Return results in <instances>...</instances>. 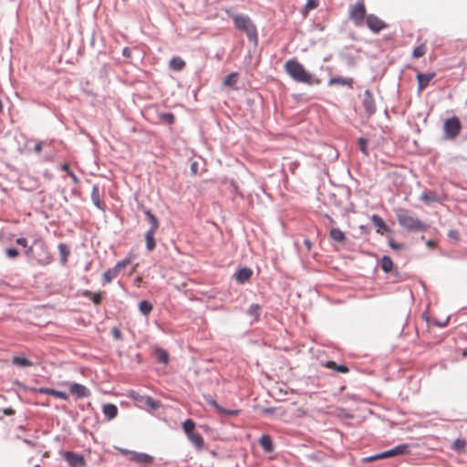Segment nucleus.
I'll use <instances>...</instances> for the list:
<instances>
[{
	"label": "nucleus",
	"mask_w": 467,
	"mask_h": 467,
	"mask_svg": "<svg viewBox=\"0 0 467 467\" xmlns=\"http://www.w3.org/2000/svg\"><path fill=\"white\" fill-rule=\"evenodd\" d=\"M435 75L436 74L434 72L425 74L420 72L417 73L416 78L418 81V91L421 92L423 89H425L431 81V79L435 77Z\"/></svg>",
	"instance_id": "9b49d317"
},
{
	"label": "nucleus",
	"mask_w": 467,
	"mask_h": 467,
	"mask_svg": "<svg viewBox=\"0 0 467 467\" xmlns=\"http://www.w3.org/2000/svg\"><path fill=\"white\" fill-rule=\"evenodd\" d=\"M353 80L351 78H343L341 77L332 78L329 80V85H342V86H351Z\"/></svg>",
	"instance_id": "cd10ccee"
},
{
	"label": "nucleus",
	"mask_w": 467,
	"mask_h": 467,
	"mask_svg": "<svg viewBox=\"0 0 467 467\" xmlns=\"http://www.w3.org/2000/svg\"><path fill=\"white\" fill-rule=\"evenodd\" d=\"M449 235H450L451 237H456V236H457V232L451 231V232H450V234H449Z\"/></svg>",
	"instance_id": "13d9d810"
},
{
	"label": "nucleus",
	"mask_w": 467,
	"mask_h": 467,
	"mask_svg": "<svg viewBox=\"0 0 467 467\" xmlns=\"http://www.w3.org/2000/svg\"><path fill=\"white\" fill-rule=\"evenodd\" d=\"M367 143H368V141L366 139H363V138L358 139L359 149L366 155H368Z\"/></svg>",
	"instance_id": "c03bdc74"
},
{
	"label": "nucleus",
	"mask_w": 467,
	"mask_h": 467,
	"mask_svg": "<svg viewBox=\"0 0 467 467\" xmlns=\"http://www.w3.org/2000/svg\"><path fill=\"white\" fill-rule=\"evenodd\" d=\"M145 214L149 218V220L150 222V224H151V226L149 229V231H155L156 232L158 227H159L158 219L156 218V216L150 210L145 211Z\"/></svg>",
	"instance_id": "2f4dec72"
},
{
	"label": "nucleus",
	"mask_w": 467,
	"mask_h": 467,
	"mask_svg": "<svg viewBox=\"0 0 467 467\" xmlns=\"http://www.w3.org/2000/svg\"><path fill=\"white\" fill-rule=\"evenodd\" d=\"M239 74L236 72H233L229 74L225 78L223 79V85L227 87H231L234 89H236V83L238 80Z\"/></svg>",
	"instance_id": "a878e982"
},
{
	"label": "nucleus",
	"mask_w": 467,
	"mask_h": 467,
	"mask_svg": "<svg viewBox=\"0 0 467 467\" xmlns=\"http://www.w3.org/2000/svg\"><path fill=\"white\" fill-rule=\"evenodd\" d=\"M371 221L376 227V232L378 234H383L389 232V226L385 223L384 220L380 216L373 214L371 216Z\"/></svg>",
	"instance_id": "ddd939ff"
},
{
	"label": "nucleus",
	"mask_w": 467,
	"mask_h": 467,
	"mask_svg": "<svg viewBox=\"0 0 467 467\" xmlns=\"http://www.w3.org/2000/svg\"><path fill=\"white\" fill-rule=\"evenodd\" d=\"M274 409L270 408V409H267L265 411L266 412H273Z\"/></svg>",
	"instance_id": "0e129e2a"
},
{
	"label": "nucleus",
	"mask_w": 467,
	"mask_h": 467,
	"mask_svg": "<svg viewBox=\"0 0 467 467\" xmlns=\"http://www.w3.org/2000/svg\"><path fill=\"white\" fill-rule=\"evenodd\" d=\"M173 119H174V117L171 114H170L168 120H170L171 122V121H173Z\"/></svg>",
	"instance_id": "680f3d73"
},
{
	"label": "nucleus",
	"mask_w": 467,
	"mask_h": 467,
	"mask_svg": "<svg viewBox=\"0 0 467 467\" xmlns=\"http://www.w3.org/2000/svg\"><path fill=\"white\" fill-rule=\"evenodd\" d=\"M113 335H114V337H115L116 338H119V337H120V331H119V329L115 328V329L113 330Z\"/></svg>",
	"instance_id": "6e6d98bb"
},
{
	"label": "nucleus",
	"mask_w": 467,
	"mask_h": 467,
	"mask_svg": "<svg viewBox=\"0 0 467 467\" xmlns=\"http://www.w3.org/2000/svg\"><path fill=\"white\" fill-rule=\"evenodd\" d=\"M69 391L77 398H88L90 396V390L86 386L77 382L69 383Z\"/></svg>",
	"instance_id": "9d476101"
},
{
	"label": "nucleus",
	"mask_w": 467,
	"mask_h": 467,
	"mask_svg": "<svg viewBox=\"0 0 467 467\" xmlns=\"http://www.w3.org/2000/svg\"><path fill=\"white\" fill-rule=\"evenodd\" d=\"M427 246L430 248H434L436 246V243L432 240H429L426 243Z\"/></svg>",
	"instance_id": "5fc2aeb1"
},
{
	"label": "nucleus",
	"mask_w": 467,
	"mask_h": 467,
	"mask_svg": "<svg viewBox=\"0 0 467 467\" xmlns=\"http://www.w3.org/2000/svg\"><path fill=\"white\" fill-rule=\"evenodd\" d=\"M120 451L122 454L130 455V460L143 466H149L153 462V457L145 452H137L125 449H121Z\"/></svg>",
	"instance_id": "423d86ee"
},
{
	"label": "nucleus",
	"mask_w": 467,
	"mask_h": 467,
	"mask_svg": "<svg viewBox=\"0 0 467 467\" xmlns=\"http://www.w3.org/2000/svg\"><path fill=\"white\" fill-rule=\"evenodd\" d=\"M466 441L463 439H456L453 441L452 448L456 451H462L464 450Z\"/></svg>",
	"instance_id": "58836bf2"
},
{
	"label": "nucleus",
	"mask_w": 467,
	"mask_h": 467,
	"mask_svg": "<svg viewBox=\"0 0 467 467\" xmlns=\"http://www.w3.org/2000/svg\"><path fill=\"white\" fill-rule=\"evenodd\" d=\"M389 244L393 247V248H398L399 245L394 244L392 241L389 242Z\"/></svg>",
	"instance_id": "052dcab7"
},
{
	"label": "nucleus",
	"mask_w": 467,
	"mask_h": 467,
	"mask_svg": "<svg viewBox=\"0 0 467 467\" xmlns=\"http://www.w3.org/2000/svg\"><path fill=\"white\" fill-rule=\"evenodd\" d=\"M409 451V445L402 443L393 447L390 450L381 452L383 458H390L397 455L404 454Z\"/></svg>",
	"instance_id": "f8f14e48"
},
{
	"label": "nucleus",
	"mask_w": 467,
	"mask_h": 467,
	"mask_svg": "<svg viewBox=\"0 0 467 467\" xmlns=\"http://www.w3.org/2000/svg\"><path fill=\"white\" fill-rule=\"evenodd\" d=\"M35 467H40V465L36 464Z\"/></svg>",
	"instance_id": "69168bd1"
},
{
	"label": "nucleus",
	"mask_w": 467,
	"mask_h": 467,
	"mask_svg": "<svg viewBox=\"0 0 467 467\" xmlns=\"http://www.w3.org/2000/svg\"><path fill=\"white\" fill-rule=\"evenodd\" d=\"M155 231H148L146 233L145 241L146 246L149 251H151L155 247V239H154Z\"/></svg>",
	"instance_id": "c85d7f7f"
},
{
	"label": "nucleus",
	"mask_w": 467,
	"mask_h": 467,
	"mask_svg": "<svg viewBox=\"0 0 467 467\" xmlns=\"http://www.w3.org/2000/svg\"><path fill=\"white\" fill-rule=\"evenodd\" d=\"M261 306L258 305V304H252L248 309H247V314L254 318V321H258L259 320V317H260V314H261Z\"/></svg>",
	"instance_id": "bb28decb"
},
{
	"label": "nucleus",
	"mask_w": 467,
	"mask_h": 467,
	"mask_svg": "<svg viewBox=\"0 0 467 467\" xmlns=\"http://www.w3.org/2000/svg\"><path fill=\"white\" fill-rule=\"evenodd\" d=\"M205 400L206 402L212 407H213L218 412H220V410H223V407L220 406L215 400L212 399L211 397H208Z\"/></svg>",
	"instance_id": "79ce46f5"
},
{
	"label": "nucleus",
	"mask_w": 467,
	"mask_h": 467,
	"mask_svg": "<svg viewBox=\"0 0 467 467\" xmlns=\"http://www.w3.org/2000/svg\"><path fill=\"white\" fill-rule=\"evenodd\" d=\"M365 25L373 33H379L381 30H384L388 27V24H386L383 20H381L379 16H377L374 14L368 15V17L365 21Z\"/></svg>",
	"instance_id": "0eeeda50"
},
{
	"label": "nucleus",
	"mask_w": 467,
	"mask_h": 467,
	"mask_svg": "<svg viewBox=\"0 0 467 467\" xmlns=\"http://www.w3.org/2000/svg\"><path fill=\"white\" fill-rule=\"evenodd\" d=\"M35 392L41 393V394H48L55 398H58V399H61L64 400H67V398H68V396L66 392L57 390L54 389H49V388H38V389H35Z\"/></svg>",
	"instance_id": "4468645a"
},
{
	"label": "nucleus",
	"mask_w": 467,
	"mask_h": 467,
	"mask_svg": "<svg viewBox=\"0 0 467 467\" xmlns=\"http://www.w3.org/2000/svg\"><path fill=\"white\" fill-rule=\"evenodd\" d=\"M14 411L11 409L5 410V414L7 415H12Z\"/></svg>",
	"instance_id": "bf43d9fd"
},
{
	"label": "nucleus",
	"mask_w": 467,
	"mask_h": 467,
	"mask_svg": "<svg viewBox=\"0 0 467 467\" xmlns=\"http://www.w3.org/2000/svg\"><path fill=\"white\" fill-rule=\"evenodd\" d=\"M318 0H306V4L305 5L304 9L302 11L303 16H306L309 11L316 9L318 6Z\"/></svg>",
	"instance_id": "7c9ffc66"
},
{
	"label": "nucleus",
	"mask_w": 467,
	"mask_h": 467,
	"mask_svg": "<svg viewBox=\"0 0 467 467\" xmlns=\"http://www.w3.org/2000/svg\"><path fill=\"white\" fill-rule=\"evenodd\" d=\"M173 119H174V117L171 114H170L168 120H170L171 122V121H173Z\"/></svg>",
	"instance_id": "e2e57ef3"
},
{
	"label": "nucleus",
	"mask_w": 467,
	"mask_h": 467,
	"mask_svg": "<svg viewBox=\"0 0 467 467\" xmlns=\"http://www.w3.org/2000/svg\"><path fill=\"white\" fill-rule=\"evenodd\" d=\"M61 169H62V171H67V174L69 173V171H71V170H70V168H69V165H68L67 163H64V164L61 166Z\"/></svg>",
	"instance_id": "864d4df0"
},
{
	"label": "nucleus",
	"mask_w": 467,
	"mask_h": 467,
	"mask_svg": "<svg viewBox=\"0 0 467 467\" xmlns=\"http://www.w3.org/2000/svg\"><path fill=\"white\" fill-rule=\"evenodd\" d=\"M399 223L409 232H424L428 226L417 216L413 215L409 210L398 208L395 210Z\"/></svg>",
	"instance_id": "f03ea898"
},
{
	"label": "nucleus",
	"mask_w": 467,
	"mask_h": 467,
	"mask_svg": "<svg viewBox=\"0 0 467 467\" xmlns=\"http://www.w3.org/2000/svg\"><path fill=\"white\" fill-rule=\"evenodd\" d=\"M64 458L70 465V467H85L86 465L84 456L81 454L72 451H66L64 453Z\"/></svg>",
	"instance_id": "6e6552de"
},
{
	"label": "nucleus",
	"mask_w": 467,
	"mask_h": 467,
	"mask_svg": "<svg viewBox=\"0 0 467 467\" xmlns=\"http://www.w3.org/2000/svg\"><path fill=\"white\" fill-rule=\"evenodd\" d=\"M139 309L142 315L148 316L152 310V305L146 300H142L139 304Z\"/></svg>",
	"instance_id": "72a5a7b5"
},
{
	"label": "nucleus",
	"mask_w": 467,
	"mask_h": 467,
	"mask_svg": "<svg viewBox=\"0 0 467 467\" xmlns=\"http://www.w3.org/2000/svg\"><path fill=\"white\" fill-rule=\"evenodd\" d=\"M5 254L8 258L15 259L19 254V251L16 248H7Z\"/></svg>",
	"instance_id": "37998d69"
},
{
	"label": "nucleus",
	"mask_w": 467,
	"mask_h": 467,
	"mask_svg": "<svg viewBox=\"0 0 467 467\" xmlns=\"http://www.w3.org/2000/svg\"><path fill=\"white\" fill-rule=\"evenodd\" d=\"M144 404L153 410L160 409L161 406V403L160 400H154L150 396H146Z\"/></svg>",
	"instance_id": "c756f323"
},
{
	"label": "nucleus",
	"mask_w": 467,
	"mask_h": 467,
	"mask_svg": "<svg viewBox=\"0 0 467 467\" xmlns=\"http://www.w3.org/2000/svg\"><path fill=\"white\" fill-rule=\"evenodd\" d=\"M16 243L25 249V253L27 254L31 251V247H28V242L26 238L20 237L16 240Z\"/></svg>",
	"instance_id": "ea45409f"
},
{
	"label": "nucleus",
	"mask_w": 467,
	"mask_h": 467,
	"mask_svg": "<svg viewBox=\"0 0 467 467\" xmlns=\"http://www.w3.org/2000/svg\"><path fill=\"white\" fill-rule=\"evenodd\" d=\"M126 265H116L115 267L108 269L102 277V285H105L110 283L118 275L120 267L125 266Z\"/></svg>",
	"instance_id": "2eb2a0df"
},
{
	"label": "nucleus",
	"mask_w": 467,
	"mask_h": 467,
	"mask_svg": "<svg viewBox=\"0 0 467 467\" xmlns=\"http://www.w3.org/2000/svg\"><path fill=\"white\" fill-rule=\"evenodd\" d=\"M102 411L109 420H113L118 415V407L115 404L108 403L102 407Z\"/></svg>",
	"instance_id": "a211bd4d"
},
{
	"label": "nucleus",
	"mask_w": 467,
	"mask_h": 467,
	"mask_svg": "<svg viewBox=\"0 0 467 467\" xmlns=\"http://www.w3.org/2000/svg\"><path fill=\"white\" fill-rule=\"evenodd\" d=\"M462 123L457 117L447 119L443 124V130L445 138L448 140H454L461 132Z\"/></svg>",
	"instance_id": "39448f33"
},
{
	"label": "nucleus",
	"mask_w": 467,
	"mask_h": 467,
	"mask_svg": "<svg viewBox=\"0 0 467 467\" xmlns=\"http://www.w3.org/2000/svg\"><path fill=\"white\" fill-rule=\"evenodd\" d=\"M68 175L71 177V179L73 180V182L75 183L78 182V178L76 176V174L72 171H69Z\"/></svg>",
	"instance_id": "603ef678"
},
{
	"label": "nucleus",
	"mask_w": 467,
	"mask_h": 467,
	"mask_svg": "<svg viewBox=\"0 0 467 467\" xmlns=\"http://www.w3.org/2000/svg\"><path fill=\"white\" fill-rule=\"evenodd\" d=\"M219 413H222V414L227 415V416H235L238 414V410H226V409L223 408V410H220Z\"/></svg>",
	"instance_id": "49530a36"
},
{
	"label": "nucleus",
	"mask_w": 467,
	"mask_h": 467,
	"mask_svg": "<svg viewBox=\"0 0 467 467\" xmlns=\"http://www.w3.org/2000/svg\"><path fill=\"white\" fill-rule=\"evenodd\" d=\"M252 274H253V271L250 268L244 267V268H241L240 270H238L235 273L234 276H235L237 283L244 284L251 277Z\"/></svg>",
	"instance_id": "dca6fc26"
},
{
	"label": "nucleus",
	"mask_w": 467,
	"mask_h": 467,
	"mask_svg": "<svg viewBox=\"0 0 467 467\" xmlns=\"http://www.w3.org/2000/svg\"><path fill=\"white\" fill-rule=\"evenodd\" d=\"M285 70L296 82L309 85L320 82L319 79L314 80L313 76L296 59L287 60L285 64Z\"/></svg>",
	"instance_id": "f257e3e1"
},
{
	"label": "nucleus",
	"mask_w": 467,
	"mask_h": 467,
	"mask_svg": "<svg viewBox=\"0 0 467 467\" xmlns=\"http://www.w3.org/2000/svg\"><path fill=\"white\" fill-rule=\"evenodd\" d=\"M362 104L366 110V113L368 116H371L376 112V110H377L376 103H375L374 98H373L370 90L367 89L364 92V98H363Z\"/></svg>",
	"instance_id": "1a4fd4ad"
},
{
	"label": "nucleus",
	"mask_w": 467,
	"mask_h": 467,
	"mask_svg": "<svg viewBox=\"0 0 467 467\" xmlns=\"http://www.w3.org/2000/svg\"><path fill=\"white\" fill-rule=\"evenodd\" d=\"M329 236H330V238L333 241L337 242V243L343 244L346 241V234H345V233L342 232L338 228H332L330 230Z\"/></svg>",
	"instance_id": "5701e85b"
},
{
	"label": "nucleus",
	"mask_w": 467,
	"mask_h": 467,
	"mask_svg": "<svg viewBox=\"0 0 467 467\" xmlns=\"http://www.w3.org/2000/svg\"><path fill=\"white\" fill-rule=\"evenodd\" d=\"M379 459H383V457L381 456V453H378V454L372 455V456L367 458L366 460H368V461H374V460H379Z\"/></svg>",
	"instance_id": "8fccbe9b"
},
{
	"label": "nucleus",
	"mask_w": 467,
	"mask_h": 467,
	"mask_svg": "<svg viewBox=\"0 0 467 467\" xmlns=\"http://www.w3.org/2000/svg\"><path fill=\"white\" fill-rule=\"evenodd\" d=\"M156 357H157L159 362H161L162 364H167L169 361V355H168L167 351H165L162 348L156 349Z\"/></svg>",
	"instance_id": "c9c22d12"
},
{
	"label": "nucleus",
	"mask_w": 467,
	"mask_h": 467,
	"mask_svg": "<svg viewBox=\"0 0 467 467\" xmlns=\"http://www.w3.org/2000/svg\"><path fill=\"white\" fill-rule=\"evenodd\" d=\"M304 245L306 246L307 252H309L312 248V243L308 238H306L304 240Z\"/></svg>",
	"instance_id": "de8ad7c7"
},
{
	"label": "nucleus",
	"mask_w": 467,
	"mask_h": 467,
	"mask_svg": "<svg viewBox=\"0 0 467 467\" xmlns=\"http://www.w3.org/2000/svg\"><path fill=\"white\" fill-rule=\"evenodd\" d=\"M348 17L357 27H361L365 25L368 14L363 0L357 2L349 7Z\"/></svg>",
	"instance_id": "20e7f679"
},
{
	"label": "nucleus",
	"mask_w": 467,
	"mask_h": 467,
	"mask_svg": "<svg viewBox=\"0 0 467 467\" xmlns=\"http://www.w3.org/2000/svg\"><path fill=\"white\" fill-rule=\"evenodd\" d=\"M185 61L180 57H174L170 60L171 68L180 71L185 67Z\"/></svg>",
	"instance_id": "393cba45"
},
{
	"label": "nucleus",
	"mask_w": 467,
	"mask_h": 467,
	"mask_svg": "<svg viewBox=\"0 0 467 467\" xmlns=\"http://www.w3.org/2000/svg\"><path fill=\"white\" fill-rule=\"evenodd\" d=\"M382 263H392L389 256H384L382 258Z\"/></svg>",
	"instance_id": "4d7b16f0"
},
{
	"label": "nucleus",
	"mask_w": 467,
	"mask_h": 467,
	"mask_svg": "<svg viewBox=\"0 0 467 467\" xmlns=\"http://www.w3.org/2000/svg\"><path fill=\"white\" fill-rule=\"evenodd\" d=\"M42 150V142L39 141L37 143H36L35 147H34V151L36 152V153H39Z\"/></svg>",
	"instance_id": "09e8293b"
},
{
	"label": "nucleus",
	"mask_w": 467,
	"mask_h": 467,
	"mask_svg": "<svg viewBox=\"0 0 467 467\" xmlns=\"http://www.w3.org/2000/svg\"><path fill=\"white\" fill-rule=\"evenodd\" d=\"M235 26L244 32L250 41L257 42V30L248 16L232 15L231 16Z\"/></svg>",
	"instance_id": "7ed1b4c3"
},
{
	"label": "nucleus",
	"mask_w": 467,
	"mask_h": 467,
	"mask_svg": "<svg viewBox=\"0 0 467 467\" xmlns=\"http://www.w3.org/2000/svg\"><path fill=\"white\" fill-rule=\"evenodd\" d=\"M104 294H105V292H103V291L93 293L89 290H84L82 292V296L89 298L93 302V304L96 306H99L101 303Z\"/></svg>",
	"instance_id": "f3484780"
},
{
	"label": "nucleus",
	"mask_w": 467,
	"mask_h": 467,
	"mask_svg": "<svg viewBox=\"0 0 467 467\" xmlns=\"http://www.w3.org/2000/svg\"><path fill=\"white\" fill-rule=\"evenodd\" d=\"M130 397L132 400H136L138 402H143L144 403L146 395H140V394L137 393L136 391L131 390L130 393Z\"/></svg>",
	"instance_id": "a19ab883"
},
{
	"label": "nucleus",
	"mask_w": 467,
	"mask_h": 467,
	"mask_svg": "<svg viewBox=\"0 0 467 467\" xmlns=\"http://www.w3.org/2000/svg\"><path fill=\"white\" fill-rule=\"evenodd\" d=\"M427 52V47L424 44L420 45L419 47H415L412 56L415 58L422 57Z\"/></svg>",
	"instance_id": "e433bc0d"
},
{
	"label": "nucleus",
	"mask_w": 467,
	"mask_h": 467,
	"mask_svg": "<svg viewBox=\"0 0 467 467\" xmlns=\"http://www.w3.org/2000/svg\"><path fill=\"white\" fill-rule=\"evenodd\" d=\"M130 54H131V51L130 50V48L128 47H125L123 50H122V55L126 57H130Z\"/></svg>",
	"instance_id": "3c124183"
},
{
	"label": "nucleus",
	"mask_w": 467,
	"mask_h": 467,
	"mask_svg": "<svg viewBox=\"0 0 467 467\" xmlns=\"http://www.w3.org/2000/svg\"><path fill=\"white\" fill-rule=\"evenodd\" d=\"M12 363L19 368H27L33 366V362L28 358L21 356H15L12 358Z\"/></svg>",
	"instance_id": "b1692460"
},
{
	"label": "nucleus",
	"mask_w": 467,
	"mask_h": 467,
	"mask_svg": "<svg viewBox=\"0 0 467 467\" xmlns=\"http://www.w3.org/2000/svg\"><path fill=\"white\" fill-rule=\"evenodd\" d=\"M187 437L196 449L202 450L203 448L204 441L200 433L193 432Z\"/></svg>",
	"instance_id": "aec40b11"
},
{
	"label": "nucleus",
	"mask_w": 467,
	"mask_h": 467,
	"mask_svg": "<svg viewBox=\"0 0 467 467\" xmlns=\"http://www.w3.org/2000/svg\"><path fill=\"white\" fill-rule=\"evenodd\" d=\"M327 368H333L340 373H348L349 371L348 368L345 365H337L334 361H327L326 364Z\"/></svg>",
	"instance_id": "473e14b6"
},
{
	"label": "nucleus",
	"mask_w": 467,
	"mask_h": 467,
	"mask_svg": "<svg viewBox=\"0 0 467 467\" xmlns=\"http://www.w3.org/2000/svg\"><path fill=\"white\" fill-rule=\"evenodd\" d=\"M91 200L96 207L99 209H103V203L100 201V191L99 187L98 185H93L92 191H91Z\"/></svg>",
	"instance_id": "4be33fe9"
},
{
	"label": "nucleus",
	"mask_w": 467,
	"mask_h": 467,
	"mask_svg": "<svg viewBox=\"0 0 467 467\" xmlns=\"http://www.w3.org/2000/svg\"><path fill=\"white\" fill-rule=\"evenodd\" d=\"M182 428L186 435L189 436L194 432L193 430L195 428V423L192 420L188 419L182 423Z\"/></svg>",
	"instance_id": "f704fd0d"
},
{
	"label": "nucleus",
	"mask_w": 467,
	"mask_h": 467,
	"mask_svg": "<svg viewBox=\"0 0 467 467\" xmlns=\"http://www.w3.org/2000/svg\"><path fill=\"white\" fill-rule=\"evenodd\" d=\"M259 443L265 452H272L274 451L273 441L269 435L261 436Z\"/></svg>",
	"instance_id": "412c9836"
},
{
	"label": "nucleus",
	"mask_w": 467,
	"mask_h": 467,
	"mask_svg": "<svg viewBox=\"0 0 467 467\" xmlns=\"http://www.w3.org/2000/svg\"><path fill=\"white\" fill-rule=\"evenodd\" d=\"M58 251H59L60 260L62 262L67 261V256L69 254L68 247L66 244H60L58 245Z\"/></svg>",
	"instance_id": "4c0bfd02"
},
{
	"label": "nucleus",
	"mask_w": 467,
	"mask_h": 467,
	"mask_svg": "<svg viewBox=\"0 0 467 467\" xmlns=\"http://www.w3.org/2000/svg\"><path fill=\"white\" fill-rule=\"evenodd\" d=\"M381 269L385 274H392L396 269L394 268L395 265H379Z\"/></svg>",
	"instance_id": "a18cd8bd"
},
{
	"label": "nucleus",
	"mask_w": 467,
	"mask_h": 467,
	"mask_svg": "<svg viewBox=\"0 0 467 467\" xmlns=\"http://www.w3.org/2000/svg\"><path fill=\"white\" fill-rule=\"evenodd\" d=\"M420 200L427 204H430L431 202H441V198L438 196V194L436 192H434L432 191L424 192L420 195Z\"/></svg>",
	"instance_id": "6ab92c4d"
}]
</instances>
